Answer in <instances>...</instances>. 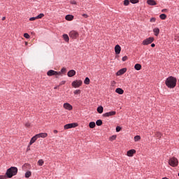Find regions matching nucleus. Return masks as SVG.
<instances>
[{"label": "nucleus", "mask_w": 179, "mask_h": 179, "mask_svg": "<svg viewBox=\"0 0 179 179\" xmlns=\"http://www.w3.org/2000/svg\"><path fill=\"white\" fill-rule=\"evenodd\" d=\"M160 19H162V20H166V19L167 18V15H166V14H161L159 15Z\"/></svg>", "instance_id": "obj_25"}, {"label": "nucleus", "mask_w": 179, "mask_h": 179, "mask_svg": "<svg viewBox=\"0 0 179 179\" xmlns=\"http://www.w3.org/2000/svg\"><path fill=\"white\" fill-rule=\"evenodd\" d=\"M150 22H151L152 23H155V22H156V18L152 17V18L150 20Z\"/></svg>", "instance_id": "obj_39"}, {"label": "nucleus", "mask_w": 179, "mask_h": 179, "mask_svg": "<svg viewBox=\"0 0 179 179\" xmlns=\"http://www.w3.org/2000/svg\"><path fill=\"white\" fill-rule=\"evenodd\" d=\"M117 112L115 111H110L103 114V117H113V115H115Z\"/></svg>", "instance_id": "obj_8"}, {"label": "nucleus", "mask_w": 179, "mask_h": 179, "mask_svg": "<svg viewBox=\"0 0 179 179\" xmlns=\"http://www.w3.org/2000/svg\"><path fill=\"white\" fill-rule=\"evenodd\" d=\"M96 124L98 127H100V126L103 125V121H101V120H96Z\"/></svg>", "instance_id": "obj_23"}, {"label": "nucleus", "mask_w": 179, "mask_h": 179, "mask_svg": "<svg viewBox=\"0 0 179 179\" xmlns=\"http://www.w3.org/2000/svg\"><path fill=\"white\" fill-rule=\"evenodd\" d=\"M115 92L117 93L118 94H124V90L121 88H117L115 90Z\"/></svg>", "instance_id": "obj_18"}, {"label": "nucleus", "mask_w": 179, "mask_h": 179, "mask_svg": "<svg viewBox=\"0 0 179 179\" xmlns=\"http://www.w3.org/2000/svg\"><path fill=\"white\" fill-rule=\"evenodd\" d=\"M124 6H128V5H129V0H124Z\"/></svg>", "instance_id": "obj_32"}, {"label": "nucleus", "mask_w": 179, "mask_h": 179, "mask_svg": "<svg viewBox=\"0 0 179 179\" xmlns=\"http://www.w3.org/2000/svg\"><path fill=\"white\" fill-rule=\"evenodd\" d=\"M53 132L54 134H58V130H54Z\"/></svg>", "instance_id": "obj_49"}, {"label": "nucleus", "mask_w": 179, "mask_h": 179, "mask_svg": "<svg viewBox=\"0 0 179 179\" xmlns=\"http://www.w3.org/2000/svg\"><path fill=\"white\" fill-rule=\"evenodd\" d=\"M82 80H75V81H73V83H71V85L73 86V87H80V86H82Z\"/></svg>", "instance_id": "obj_6"}, {"label": "nucleus", "mask_w": 179, "mask_h": 179, "mask_svg": "<svg viewBox=\"0 0 179 179\" xmlns=\"http://www.w3.org/2000/svg\"><path fill=\"white\" fill-rule=\"evenodd\" d=\"M36 136L38 138H47L48 136V134L47 133H40L36 134Z\"/></svg>", "instance_id": "obj_14"}, {"label": "nucleus", "mask_w": 179, "mask_h": 179, "mask_svg": "<svg viewBox=\"0 0 179 179\" xmlns=\"http://www.w3.org/2000/svg\"><path fill=\"white\" fill-rule=\"evenodd\" d=\"M115 139H117V136H115V135L110 137V141H115Z\"/></svg>", "instance_id": "obj_34"}, {"label": "nucleus", "mask_w": 179, "mask_h": 179, "mask_svg": "<svg viewBox=\"0 0 179 179\" xmlns=\"http://www.w3.org/2000/svg\"><path fill=\"white\" fill-rule=\"evenodd\" d=\"M169 164L172 167H177L178 166V159L176 157H172L169 159Z\"/></svg>", "instance_id": "obj_2"}, {"label": "nucleus", "mask_w": 179, "mask_h": 179, "mask_svg": "<svg viewBox=\"0 0 179 179\" xmlns=\"http://www.w3.org/2000/svg\"><path fill=\"white\" fill-rule=\"evenodd\" d=\"M104 108H103V106H99L97 108V112L99 114H103V111Z\"/></svg>", "instance_id": "obj_22"}, {"label": "nucleus", "mask_w": 179, "mask_h": 179, "mask_svg": "<svg viewBox=\"0 0 179 179\" xmlns=\"http://www.w3.org/2000/svg\"><path fill=\"white\" fill-rule=\"evenodd\" d=\"M135 153H136V150H135L134 149H132L127 151V155L129 156V157H132V156H134Z\"/></svg>", "instance_id": "obj_10"}, {"label": "nucleus", "mask_w": 179, "mask_h": 179, "mask_svg": "<svg viewBox=\"0 0 179 179\" xmlns=\"http://www.w3.org/2000/svg\"><path fill=\"white\" fill-rule=\"evenodd\" d=\"M66 20H69V22H71V20H73V15H67L65 17Z\"/></svg>", "instance_id": "obj_17"}, {"label": "nucleus", "mask_w": 179, "mask_h": 179, "mask_svg": "<svg viewBox=\"0 0 179 179\" xmlns=\"http://www.w3.org/2000/svg\"><path fill=\"white\" fill-rule=\"evenodd\" d=\"M178 177H179V173H178Z\"/></svg>", "instance_id": "obj_53"}, {"label": "nucleus", "mask_w": 179, "mask_h": 179, "mask_svg": "<svg viewBox=\"0 0 179 179\" xmlns=\"http://www.w3.org/2000/svg\"><path fill=\"white\" fill-rule=\"evenodd\" d=\"M128 59V57L124 56L122 59V60L124 62V61H127Z\"/></svg>", "instance_id": "obj_40"}, {"label": "nucleus", "mask_w": 179, "mask_h": 179, "mask_svg": "<svg viewBox=\"0 0 179 179\" xmlns=\"http://www.w3.org/2000/svg\"><path fill=\"white\" fill-rule=\"evenodd\" d=\"M24 37L25 38H30V35H29V34H27V33H25V34H24Z\"/></svg>", "instance_id": "obj_36"}, {"label": "nucleus", "mask_w": 179, "mask_h": 179, "mask_svg": "<svg viewBox=\"0 0 179 179\" xmlns=\"http://www.w3.org/2000/svg\"><path fill=\"white\" fill-rule=\"evenodd\" d=\"M134 69L136 70V71H141V69H142V66L139 64H135L134 66Z\"/></svg>", "instance_id": "obj_20"}, {"label": "nucleus", "mask_w": 179, "mask_h": 179, "mask_svg": "<svg viewBox=\"0 0 179 179\" xmlns=\"http://www.w3.org/2000/svg\"><path fill=\"white\" fill-rule=\"evenodd\" d=\"M153 32L155 33V36H159V33H160V29L159 28H155L153 29Z\"/></svg>", "instance_id": "obj_21"}, {"label": "nucleus", "mask_w": 179, "mask_h": 179, "mask_svg": "<svg viewBox=\"0 0 179 179\" xmlns=\"http://www.w3.org/2000/svg\"><path fill=\"white\" fill-rule=\"evenodd\" d=\"M81 91L80 90H76L74 91V94H80Z\"/></svg>", "instance_id": "obj_33"}, {"label": "nucleus", "mask_w": 179, "mask_h": 179, "mask_svg": "<svg viewBox=\"0 0 179 179\" xmlns=\"http://www.w3.org/2000/svg\"><path fill=\"white\" fill-rule=\"evenodd\" d=\"M111 85L115 86V81H112L111 82Z\"/></svg>", "instance_id": "obj_46"}, {"label": "nucleus", "mask_w": 179, "mask_h": 179, "mask_svg": "<svg viewBox=\"0 0 179 179\" xmlns=\"http://www.w3.org/2000/svg\"><path fill=\"white\" fill-rule=\"evenodd\" d=\"M71 3L72 5H76V1H71Z\"/></svg>", "instance_id": "obj_45"}, {"label": "nucleus", "mask_w": 179, "mask_h": 179, "mask_svg": "<svg viewBox=\"0 0 179 179\" xmlns=\"http://www.w3.org/2000/svg\"><path fill=\"white\" fill-rule=\"evenodd\" d=\"M155 136L157 138H158L159 139H160V138H162V133L159 132V131H156L155 132Z\"/></svg>", "instance_id": "obj_26"}, {"label": "nucleus", "mask_w": 179, "mask_h": 179, "mask_svg": "<svg viewBox=\"0 0 179 179\" xmlns=\"http://www.w3.org/2000/svg\"><path fill=\"white\" fill-rule=\"evenodd\" d=\"M48 76H57V75H61V72L55 71L54 70H49L47 72Z\"/></svg>", "instance_id": "obj_4"}, {"label": "nucleus", "mask_w": 179, "mask_h": 179, "mask_svg": "<svg viewBox=\"0 0 179 179\" xmlns=\"http://www.w3.org/2000/svg\"><path fill=\"white\" fill-rule=\"evenodd\" d=\"M125 72H127V68H123L118 71V72L117 73V76H120L121 75H124V73H125Z\"/></svg>", "instance_id": "obj_13"}, {"label": "nucleus", "mask_w": 179, "mask_h": 179, "mask_svg": "<svg viewBox=\"0 0 179 179\" xmlns=\"http://www.w3.org/2000/svg\"><path fill=\"white\" fill-rule=\"evenodd\" d=\"M84 83L85 85H89L90 83V79H89V78H85V80H84Z\"/></svg>", "instance_id": "obj_29"}, {"label": "nucleus", "mask_w": 179, "mask_h": 179, "mask_svg": "<svg viewBox=\"0 0 179 179\" xmlns=\"http://www.w3.org/2000/svg\"><path fill=\"white\" fill-rule=\"evenodd\" d=\"M37 20V17H32L29 18V20L31 22H33L34 20Z\"/></svg>", "instance_id": "obj_38"}, {"label": "nucleus", "mask_w": 179, "mask_h": 179, "mask_svg": "<svg viewBox=\"0 0 179 179\" xmlns=\"http://www.w3.org/2000/svg\"><path fill=\"white\" fill-rule=\"evenodd\" d=\"M152 41H155V38L149 37L143 41V45H149V44H152Z\"/></svg>", "instance_id": "obj_3"}, {"label": "nucleus", "mask_w": 179, "mask_h": 179, "mask_svg": "<svg viewBox=\"0 0 179 179\" xmlns=\"http://www.w3.org/2000/svg\"><path fill=\"white\" fill-rule=\"evenodd\" d=\"M25 127H26L27 128H29V127H30V122H27V123L25 124Z\"/></svg>", "instance_id": "obj_43"}, {"label": "nucleus", "mask_w": 179, "mask_h": 179, "mask_svg": "<svg viewBox=\"0 0 179 179\" xmlns=\"http://www.w3.org/2000/svg\"><path fill=\"white\" fill-rule=\"evenodd\" d=\"M115 52L118 55L121 52V46L120 45H116L115 46Z\"/></svg>", "instance_id": "obj_12"}, {"label": "nucleus", "mask_w": 179, "mask_h": 179, "mask_svg": "<svg viewBox=\"0 0 179 179\" xmlns=\"http://www.w3.org/2000/svg\"><path fill=\"white\" fill-rule=\"evenodd\" d=\"M89 127H90V128L93 129L96 127V123L94 122H91L89 124Z\"/></svg>", "instance_id": "obj_24"}, {"label": "nucleus", "mask_w": 179, "mask_h": 179, "mask_svg": "<svg viewBox=\"0 0 179 179\" xmlns=\"http://www.w3.org/2000/svg\"><path fill=\"white\" fill-rule=\"evenodd\" d=\"M151 47L155 48L156 47V45L155 43L151 44Z\"/></svg>", "instance_id": "obj_47"}, {"label": "nucleus", "mask_w": 179, "mask_h": 179, "mask_svg": "<svg viewBox=\"0 0 179 179\" xmlns=\"http://www.w3.org/2000/svg\"><path fill=\"white\" fill-rule=\"evenodd\" d=\"M76 127H78V124L76 123H70L64 125V129H70V128H76Z\"/></svg>", "instance_id": "obj_7"}, {"label": "nucleus", "mask_w": 179, "mask_h": 179, "mask_svg": "<svg viewBox=\"0 0 179 179\" xmlns=\"http://www.w3.org/2000/svg\"><path fill=\"white\" fill-rule=\"evenodd\" d=\"M37 139H38V137H37V134H36L34 137L31 138V139L29 142V145H33V143H34V142H36V141H37Z\"/></svg>", "instance_id": "obj_16"}, {"label": "nucleus", "mask_w": 179, "mask_h": 179, "mask_svg": "<svg viewBox=\"0 0 179 179\" xmlns=\"http://www.w3.org/2000/svg\"><path fill=\"white\" fill-rule=\"evenodd\" d=\"M75 75H76V71L75 70H70L67 73V76H69V78H72V77L75 76Z\"/></svg>", "instance_id": "obj_11"}, {"label": "nucleus", "mask_w": 179, "mask_h": 179, "mask_svg": "<svg viewBox=\"0 0 179 179\" xmlns=\"http://www.w3.org/2000/svg\"><path fill=\"white\" fill-rule=\"evenodd\" d=\"M31 176V171H28L26 172V173H25V178H29Z\"/></svg>", "instance_id": "obj_27"}, {"label": "nucleus", "mask_w": 179, "mask_h": 179, "mask_svg": "<svg viewBox=\"0 0 179 179\" xmlns=\"http://www.w3.org/2000/svg\"><path fill=\"white\" fill-rule=\"evenodd\" d=\"M165 85H166L167 87H169V89H174V87L177 86V78L173 76L169 77L165 81Z\"/></svg>", "instance_id": "obj_1"}, {"label": "nucleus", "mask_w": 179, "mask_h": 179, "mask_svg": "<svg viewBox=\"0 0 179 179\" xmlns=\"http://www.w3.org/2000/svg\"><path fill=\"white\" fill-rule=\"evenodd\" d=\"M38 166H43V164H44V161L43 159H39L38 161Z\"/></svg>", "instance_id": "obj_31"}, {"label": "nucleus", "mask_w": 179, "mask_h": 179, "mask_svg": "<svg viewBox=\"0 0 179 179\" xmlns=\"http://www.w3.org/2000/svg\"><path fill=\"white\" fill-rule=\"evenodd\" d=\"M59 72H61V73H65L66 72V69L62 68L61 71H59Z\"/></svg>", "instance_id": "obj_37"}, {"label": "nucleus", "mask_w": 179, "mask_h": 179, "mask_svg": "<svg viewBox=\"0 0 179 179\" xmlns=\"http://www.w3.org/2000/svg\"><path fill=\"white\" fill-rule=\"evenodd\" d=\"M27 44H29V43H27V42H25V45H27Z\"/></svg>", "instance_id": "obj_51"}, {"label": "nucleus", "mask_w": 179, "mask_h": 179, "mask_svg": "<svg viewBox=\"0 0 179 179\" xmlns=\"http://www.w3.org/2000/svg\"><path fill=\"white\" fill-rule=\"evenodd\" d=\"M147 3H148L150 6H155V5H157V3L155 0H148Z\"/></svg>", "instance_id": "obj_15"}, {"label": "nucleus", "mask_w": 179, "mask_h": 179, "mask_svg": "<svg viewBox=\"0 0 179 179\" xmlns=\"http://www.w3.org/2000/svg\"><path fill=\"white\" fill-rule=\"evenodd\" d=\"M64 83H66V81L63 80L59 83V86H62V85H64Z\"/></svg>", "instance_id": "obj_42"}, {"label": "nucleus", "mask_w": 179, "mask_h": 179, "mask_svg": "<svg viewBox=\"0 0 179 179\" xmlns=\"http://www.w3.org/2000/svg\"><path fill=\"white\" fill-rule=\"evenodd\" d=\"M120 131H121V127L120 126H117L116 127V132H120Z\"/></svg>", "instance_id": "obj_41"}, {"label": "nucleus", "mask_w": 179, "mask_h": 179, "mask_svg": "<svg viewBox=\"0 0 179 179\" xmlns=\"http://www.w3.org/2000/svg\"><path fill=\"white\" fill-rule=\"evenodd\" d=\"M69 37H71V38L76 39L79 37V33L76 31H71L69 33Z\"/></svg>", "instance_id": "obj_5"}, {"label": "nucleus", "mask_w": 179, "mask_h": 179, "mask_svg": "<svg viewBox=\"0 0 179 179\" xmlns=\"http://www.w3.org/2000/svg\"><path fill=\"white\" fill-rule=\"evenodd\" d=\"M63 38L66 43H69V36L68 34H63Z\"/></svg>", "instance_id": "obj_19"}, {"label": "nucleus", "mask_w": 179, "mask_h": 179, "mask_svg": "<svg viewBox=\"0 0 179 179\" xmlns=\"http://www.w3.org/2000/svg\"><path fill=\"white\" fill-rule=\"evenodd\" d=\"M6 17H2V20H6Z\"/></svg>", "instance_id": "obj_50"}, {"label": "nucleus", "mask_w": 179, "mask_h": 179, "mask_svg": "<svg viewBox=\"0 0 179 179\" xmlns=\"http://www.w3.org/2000/svg\"><path fill=\"white\" fill-rule=\"evenodd\" d=\"M162 13L167 12V9H163V10H162Z\"/></svg>", "instance_id": "obj_48"}, {"label": "nucleus", "mask_w": 179, "mask_h": 179, "mask_svg": "<svg viewBox=\"0 0 179 179\" xmlns=\"http://www.w3.org/2000/svg\"><path fill=\"white\" fill-rule=\"evenodd\" d=\"M63 107L65 110H69V111L73 108V107L69 103H64Z\"/></svg>", "instance_id": "obj_9"}, {"label": "nucleus", "mask_w": 179, "mask_h": 179, "mask_svg": "<svg viewBox=\"0 0 179 179\" xmlns=\"http://www.w3.org/2000/svg\"><path fill=\"white\" fill-rule=\"evenodd\" d=\"M130 2L131 3H138L139 2V0H130Z\"/></svg>", "instance_id": "obj_35"}, {"label": "nucleus", "mask_w": 179, "mask_h": 179, "mask_svg": "<svg viewBox=\"0 0 179 179\" xmlns=\"http://www.w3.org/2000/svg\"><path fill=\"white\" fill-rule=\"evenodd\" d=\"M43 17H44V13H41L36 16L37 19H43Z\"/></svg>", "instance_id": "obj_30"}, {"label": "nucleus", "mask_w": 179, "mask_h": 179, "mask_svg": "<svg viewBox=\"0 0 179 179\" xmlns=\"http://www.w3.org/2000/svg\"><path fill=\"white\" fill-rule=\"evenodd\" d=\"M83 17H85V19H87V17H89L87 14H83Z\"/></svg>", "instance_id": "obj_44"}, {"label": "nucleus", "mask_w": 179, "mask_h": 179, "mask_svg": "<svg viewBox=\"0 0 179 179\" xmlns=\"http://www.w3.org/2000/svg\"><path fill=\"white\" fill-rule=\"evenodd\" d=\"M54 89L55 90L58 89V87H55Z\"/></svg>", "instance_id": "obj_52"}, {"label": "nucleus", "mask_w": 179, "mask_h": 179, "mask_svg": "<svg viewBox=\"0 0 179 179\" xmlns=\"http://www.w3.org/2000/svg\"><path fill=\"white\" fill-rule=\"evenodd\" d=\"M141 141V136H134V142H139Z\"/></svg>", "instance_id": "obj_28"}]
</instances>
